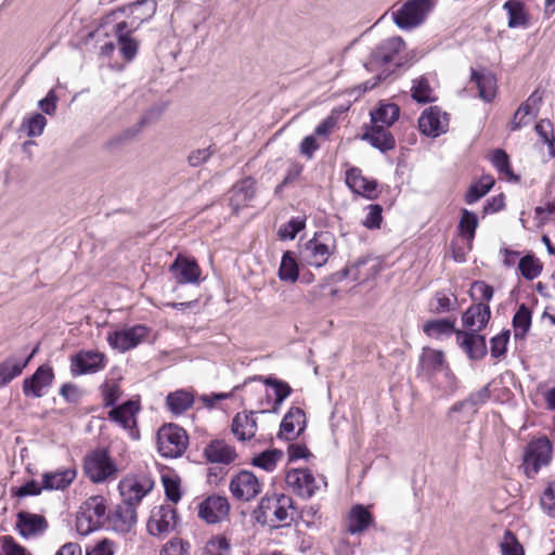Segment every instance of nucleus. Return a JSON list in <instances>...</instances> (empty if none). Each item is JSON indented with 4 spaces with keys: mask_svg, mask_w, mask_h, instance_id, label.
Wrapping results in <instances>:
<instances>
[{
    "mask_svg": "<svg viewBox=\"0 0 555 555\" xmlns=\"http://www.w3.org/2000/svg\"><path fill=\"white\" fill-rule=\"evenodd\" d=\"M294 501L285 494L263 496L259 502L257 509L254 511V517L257 522L270 527L288 526L294 519Z\"/></svg>",
    "mask_w": 555,
    "mask_h": 555,
    "instance_id": "1",
    "label": "nucleus"
},
{
    "mask_svg": "<svg viewBox=\"0 0 555 555\" xmlns=\"http://www.w3.org/2000/svg\"><path fill=\"white\" fill-rule=\"evenodd\" d=\"M118 472V465L107 448H95L83 457V473L95 485L114 480Z\"/></svg>",
    "mask_w": 555,
    "mask_h": 555,
    "instance_id": "2",
    "label": "nucleus"
},
{
    "mask_svg": "<svg viewBox=\"0 0 555 555\" xmlns=\"http://www.w3.org/2000/svg\"><path fill=\"white\" fill-rule=\"evenodd\" d=\"M334 249V236L330 232H319L301 247L300 258L310 267L321 268Z\"/></svg>",
    "mask_w": 555,
    "mask_h": 555,
    "instance_id": "3",
    "label": "nucleus"
},
{
    "mask_svg": "<svg viewBox=\"0 0 555 555\" xmlns=\"http://www.w3.org/2000/svg\"><path fill=\"white\" fill-rule=\"evenodd\" d=\"M188 444L186 431L176 424L164 425L157 433V449L164 457H180L185 452Z\"/></svg>",
    "mask_w": 555,
    "mask_h": 555,
    "instance_id": "4",
    "label": "nucleus"
},
{
    "mask_svg": "<svg viewBox=\"0 0 555 555\" xmlns=\"http://www.w3.org/2000/svg\"><path fill=\"white\" fill-rule=\"evenodd\" d=\"M286 485L292 491L302 499L312 498L321 487H326V478H318L308 468H291L286 473Z\"/></svg>",
    "mask_w": 555,
    "mask_h": 555,
    "instance_id": "5",
    "label": "nucleus"
},
{
    "mask_svg": "<svg viewBox=\"0 0 555 555\" xmlns=\"http://www.w3.org/2000/svg\"><path fill=\"white\" fill-rule=\"evenodd\" d=\"M154 480L146 473L129 474L120 479L118 491L127 504L139 506L142 500L153 490Z\"/></svg>",
    "mask_w": 555,
    "mask_h": 555,
    "instance_id": "6",
    "label": "nucleus"
},
{
    "mask_svg": "<svg viewBox=\"0 0 555 555\" xmlns=\"http://www.w3.org/2000/svg\"><path fill=\"white\" fill-rule=\"evenodd\" d=\"M433 7V0H408L392 13L393 22L401 29H413L425 21Z\"/></svg>",
    "mask_w": 555,
    "mask_h": 555,
    "instance_id": "7",
    "label": "nucleus"
},
{
    "mask_svg": "<svg viewBox=\"0 0 555 555\" xmlns=\"http://www.w3.org/2000/svg\"><path fill=\"white\" fill-rule=\"evenodd\" d=\"M487 398L488 388L486 387L467 399L454 403L448 411V423L454 427L469 424L477 413L478 404L485 402Z\"/></svg>",
    "mask_w": 555,
    "mask_h": 555,
    "instance_id": "8",
    "label": "nucleus"
},
{
    "mask_svg": "<svg viewBox=\"0 0 555 555\" xmlns=\"http://www.w3.org/2000/svg\"><path fill=\"white\" fill-rule=\"evenodd\" d=\"M553 448L546 437L533 439L527 446L524 463L528 476L535 475L541 467L546 466L552 459Z\"/></svg>",
    "mask_w": 555,
    "mask_h": 555,
    "instance_id": "9",
    "label": "nucleus"
},
{
    "mask_svg": "<svg viewBox=\"0 0 555 555\" xmlns=\"http://www.w3.org/2000/svg\"><path fill=\"white\" fill-rule=\"evenodd\" d=\"M149 334V328L138 324L130 327L115 330L107 334L108 345L124 353L135 348Z\"/></svg>",
    "mask_w": 555,
    "mask_h": 555,
    "instance_id": "10",
    "label": "nucleus"
},
{
    "mask_svg": "<svg viewBox=\"0 0 555 555\" xmlns=\"http://www.w3.org/2000/svg\"><path fill=\"white\" fill-rule=\"evenodd\" d=\"M261 490L262 483L259 478L249 470H241L230 481L232 495L241 501L247 502L255 499Z\"/></svg>",
    "mask_w": 555,
    "mask_h": 555,
    "instance_id": "11",
    "label": "nucleus"
},
{
    "mask_svg": "<svg viewBox=\"0 0 555 555\" xmlns=\"http://www.w3.org/2000/svg\"><path fill=\"white\" fill-rule=\"evenodd\" d=\"M106 365L105 354L94 350H82L72 357L70 372L74 376L93 374Z\"/></svg>",
    "mask_w": 555,
    "mask_h": 555,
    "instance_id": "12",
    "label": "nucleus"
},
{
    "mask_svg": "<svg viewBox=\"0 0 555 555\" xmlns=\"http://www.w3.org/2000/svg\"><path fill=\"white\" fill-rule=\"evenodd\" d=\"M447 114L437 106L425 109L418 118L420 131L430 138H437L448 131Z\"/></svg>",
    "mask_w": 555,
    "mask_h": 555,
    "instance_id": "13",
    "label": "nucleus"
},
{
    "mask_svg": "<svg viewBox=\"0 0 555 555\" xmlns=\"http://www.w3.org/2000/svg\"><path fill=\"white\" fill-rule=\"evenodd\" d=\"M54 379L53 369L48 364L40 365L35 373L24 379L23 392L26 397L41 398Z\"/></svg>",
    "mask_w": 555,
    "mask_h": 555,
    "instance_id": "14",
    "label": "nucleus"
},
{
    "mask_svg": "<svg viewBox=\"0 0 555 555\" xmlns=\"http://www.w3.org/2000/svg\"><path fill=\"white\" fill-rule=\"evenodd\" d=\"M177 525V511L171 505H160L152 511L147 531L152 535H162L172 531Z\"/></svg>",
    "mask_w": 555,
    "mask_h": 555,
    "instance_id": "15",
    "label": "nucleus"
},
{
    "mask_svg": "<svg viewBox=\"0 0 555 555\" xmlns=\"http://www.w3.org/2000/svg\"><path fill=\"white\" fill-rule=\"evenodd\" d=\"M169 272L178 284H198L202 270L193 258L178 255L169 267Z\"/></svg>",
    "mask_w": 555,
    "mask_h": 555,
    "instance_id": "16",
    "label": "nucleus"
},
{
    "mask_svg": "<svg viewBox=\"0 0 555 555\" xmlns=\"http://www.w3.org/2000/svg\"><path fill=\"white\" fill-rule=\"evenodd\" d=\"M140 412V403L135 400H128L120 405L114 406L108 412V418L121 426L124 429L130 430L133 438H138L137 414Z\"/></svg>",
    "mask_w": 555,
    "mask_h": 555,
    "instance_id": "17",
    "label": "nucleus"
},
{
    "mask_svg": "<svg viewBox=\"0 0 555 555\" xmlns=\"http://www.w3.org/2000/svg\"><path fill=\"white\" fill-rule=\"evenodd\" d=\"M230 505L224 496L212 495L204 500L198 506V516L208 524H217L229 515Z\"/></svg>",
    "mask_w": 555,
    "mask_h": 555,
    "instance_id": "18",
    "label": "nucleus"
},
{
    "mask_svg": "<svg viewBox=\"0 0 555 555\" xmlns=\"http://www.w3.org/2000/svg\"><path fill=\"white\" fill-rule=\"evenodd\" d=\"M346 184L352 193L367 199H375L378 196L377 181L365 178L359 168L352 167L346 171Z\"/></svg>",
    "mask_w": 555,
    "mask_h": 555,
    "instance_id": "19",
    "label": "nucleus"
},
{
    "mask_svg": "<svg viewBox=\"0 0 555 555\" xmlns=\"http://www.w3.org/2000/svg\"><path fill=\"white\" fill-rule=\"evenodd\" d=\"M48 528L47 519L39 514L18 512L16 516V529L25 538H34L42 534Z\"/></svg>",
    "mask_w": 555,
    "mask_h": 555,
    "instance_id": "20",
    "label": "nucleus"
},
{
    "mask_svg": "<svg viewBox=\"0 0 555 555\" xmlns=\"http://www.w3.org/2000/svg\"><path fill=\"white\" fill-rule=\"evenodd\" d=\"M305 426L306 416L304 410L293 406L287 411L281 422L280 436L287 440H293L301 434Z\"/></svg>",
    "mask_w": 555,
    "mask_h": 555,
    "instance_id": "21",
    "label": "nucleus"
},
{
    "mask_svg": "<svg viewBox=\"0 0 555 555\" xmlns=\"http://www.w3.org/2000/svg\"><path fill=\"white\" fill-rule=\"evenodd\" d=\"M457 340L472 360H480L487 354L486 338L477 332H457Z\"/></svg>",
    "mask_w": 555,
    "mask_h": 555,
    "instance_id": "22",
    "label": "nucleus"
},
{
    "mask_svg": "<svg viewBox=\"0 0 555 555\" xmlns=\"http://www.w3.org/2000/svg\"><path fill=\"white\" fill-rule=\"evenodd\" d=\"M404 48V41L400 37H391L382 41L372 52V64H389L395 61L397 54Z\"/></svg>",
    "mask_w": 555,
    "mask_h": 555,
    "instance_id": "23",
    "label": "nucleus"
},
{
    "mask_svg": "<svg viewBox=\"0 0 555 555\" xmlns=\"http://www.w3.org/2000/svg\"><path fill=\"white\" fill-rule=\"evenodd\" d=\"M491 315L490 307L487 304L478 302L472 305L462 317V321L465 327L472 330V332L481 331L489 322Z\"/></svg>",
    "mask_w": 555,
    "mask_h": 555,
    "instance_id": "24",
    "label": "nucleus"
},
{
    "mask_svg": "<svg viewBox=\"0 0 555 555\" xmlns=\"http://www.w3.org/2000/svg\"><path fill=\"white\" fill-rule=\"evenodd\" d=\"M137 508L133 504H127L125 501L116 506L113 516L112 524L116 531L126 533L137 524Z\"/></svg>",
    "mask_w": 555,
    "mask_h": 555,
    "instance_id": "25",
    "label": "nucleus"
},
{
    "mask_svg": "<svg viewBox=\"0 0 555 555\" xmlns=\"http://www.w3.org/2000/svg\"><path fill=\"white\" fill-rule=\"evenodd\" d=\"M363 140L383 153L396 147V140L391 132L385 127L375 124H372V127L365 131Z\"/></svg>",
    "mask_w": 555,
    "mask_h": 555,
    "instance_id": "26",
    "label": "nucleus"
},
{
    "mask_svg": "<svg viewBox=\"0 0 555 555\" xmlns=\"http://www.w3.org/2000/svg\"><path fill=\"white\" fill-rule=\"evenodd\" d=\"M34 350L27 358L18 359L16 357H9L0 363V388L7 386L14 378L20 376L24 369L28 365L34 357Z\"/></svg>",
    "mask_w": 555,
    "mask_h": 555,
    "instance_id": "27",
    "label": "nucleus"
},
{
    "mask_svg": "<svg viewBox=\"0 0 555 555\" xmlns=\"http://www.w3.org/2000/svg\"><path fill=\"white\" fill-rule=\"evenodd\" d=\"M231 429L233 435L241 441L251 439L257 431L255 413H237L232 421Z\"/></svg>",
    "mask_w": 555,
    "mask_h": 555,
    "instance_id": "28",
    "label": "nucleus"
},
{
    "mask_svg": "<svg viewBox=\"0 0 555 555\" xmlns=\"http://www.w3.org/2000/svg\"><path fill=\"white\" fill-rule=\"evenodd\" d=\"M470 79L476 83L479 98L490 103L496 94V78L489 72L472 69Z\"/></svg>",
    "mask_w": 555,
    "mask_h": 555,
    "instance_id": "29",
    "label": "nucleus"
},
{
    "mask_svg": "<svg viewBox=\"0 0 555 555\" xmlns=\"http://www.w3.org/2000/svg\"><path fill=\"white\" fill-rule=\"evenodd\" d=\"M77 472L75 468H63L42 475L44 490H64L75 480Z\"/></svg>",
    "mask_w": 555,
    "mask_h": 555,
    "instance_id": "30",
    "label": "nucleus"
},
{
    "mask_svg": "<svg viewBox=\"0 0 555 555\" xmlns=\"http://www.w3.org/2000/svg\"><path fill=\"white\" fill-rule=\"evenodd\" d=\"M205 457L210 463L230 464L236 457L233 447L222 440L211 441L204 450Z\"/></svg>",
    "mask_w": 555,
    "mask_h": 555,
    "instance_id": "31",
    "label": "nucleus"
},
{
    "mask_svg": "<svg viewBox=\"0 0 555 555\" xmlns=\"http://www.w3.org/2000/svg\"><path fill=\"white\" fill-rule=\"evenodd\" d=\"M255 185L256 182L253 178H245L233 185L230 202L235 211L246 206L247 203L254 198L256 192Z\"/></svg>",
    "mask_w": 555,
    "mask_h": 555,
    "instance_id": "32",
    "label": "nucleus"
},
{
    "mask_svg": "<svg viewBox=\"0 0 555 555\" xmlns=\"http://www.w3.org/2000/svg\"><path fill=\"white\" fill-rule=\"evenodd\" d=\"M115 35L119 46V52L126 61H132L138 52L139 43L130 36V30L126 22H120L115 26Z\"/></svg>",
    "mask_w": 555,
    "mask_h": 555,
    "instance_id": "33",
    "label": "nucleus"
},
{
    "mask_svg": "<svg viewBox=\"0 0 555 555\" xmlns=\"http://www.w3.org/2000/svg\"><path fill=\"white\" fill-rule=\"evenodd\" d=\"M420 365L423 372L428 375V378L449 367L446 364L443 352L431 348H424L420 358Z\"/></svg>",
    "mask_w": 555,
    "mask_h": 555,
    "instance_id": "34",
    "label": "nucleus"
},
{
    "mask_svg": "<svg viewBox=\"0 0 555 555\" xmlns=\"http://www.w3.org/2000/svg\"><path fill=\"white\" fill-rule=\"evenodd\" d=\"M373 522V516L364 505H354L349 513L348 531L358 534L366 530Z\"/></svg>",
    "mask_w": 555,
    "mask_h": 555,
    "instance_id": "35",
    "label": "nucleus"
},
{
    "mask_svg": "<svg viewBox=\"0 0 555 555\" xmlns=\"http://www.w3.org/2000/svg\"><path fill=\"white\" fill-rule=\"evenodd\" d=\"M194 403V395L185 389H179L169 392L166 397V405L168 410L175 414L180 415L189 410Z\"/></svg>",
    "mask_w": 555,
    "mask_h": 555,
    "instance_id": "36",
    "label": "nucleus"
},
{
    "mask_svg": "<svg viewBox=\"0 0 555 555\" xmlns=\"http://www.w3.org/2000/svg\"><path fill=\"white\" fill-rule=\"evenodd\" d=\"M253 380L263 382L267 386L271 387L274 393L273 412H278L284 400L292 393L291 386L281 379L273 376L262 377L255 376Z\"/></svg>",
    "mask_w": 555,
    "mask_h": 555,
    "instance_id": "37",
    "label": "nucleus"
},
{
    "mask_svg": "<svg viewBox=\"0 0 555 555\" xmlns=\"http://www.w3.org/2000/svg\"><path fill=\"white\" fill-rule=\"evenodd\" d=\"M429 380L433 387L439 391L440 396H452L457 389L456 377L449 367L436 375H433Z\"/></svg>",
    "mask_w": 555,
    "mask_h": 555,
    "instance_id": "38",
    "label": "nucleus"
},
{
    "mask_svg": "<svg viewBox=\"0 0 555 555\" xmlns=\"http://www.w3.org/2000/svg\"><path fill=\"white\" fill-rule=\"evenodd\" d=\"M478 223V217L474 211L465 208L461 210V218L457 229L460 235L467 242L469 249L472 248Z\"/></svg>",
    "mask_w": 555,
    "mask_h": 555,
    "instance_id": "39",
    "label": "nucleus"
},
{
    "mask_svg": "<svg viewBox=\"0 0 555 555\" xmlns=\"http://www.w3.org/2000/svg\"><path fill=\"white\" fill-rule=\"evenodd\" d=\"M400 115V108L395 103H382L375 111L371 112L372 124L379 126H391Z\"/></svg>",
    "mask_w": 555,
    "mask_h": 555,
    "instance_id": "40",
    "label": "nucleus"
},
{
    "mask_svg": "<svg viewBox=\"0 0 555 555\" xmlns=\"http://www.w3.org/2000/svg\"><path fill=\"white\" fill-rule=\"evenodd\" d=\"M503 9L508 15V27H525L528 23V15L525 12V4L520 0H507Z\"/></svg>",
    "mask_w": 555,
    "mask_h": 555,
    "instance_id": "41",
    "label": "nucleus"
},
{
    "mask_svg": "<svg viewBox=\"0 0 555 555\" xmlns=\"http://www.w3.org/2000/svg\"><path fill=\"white\" fill-rule=\"evenodd\" d=\"M493 177L489 175L482 176L478 181L474 182L465 194V202L473 205L483 197L494 185Z\"/></svg>",
    "mask_w": 555,
    "mask_h": 555,
    "instance_id": "42",
    "label": "nucleus"
},
{
    "mask_svg": "<svg viewBox=\"0 0 555 555\" xmlns=\"http://www.w3.org/2000/svg\"><path fill=\"white\" fill-rule=\"evenodd\" d=\"M531 310L521 304L513 317L514 336L516 339H522L531 326Z\"/></svg>",
    "mask_w": 555,
    "mask_h": 555,
    "instance_id": "43",
    "label": "nucleus"
},
{
    "mask_svg": "<svg viewBox=\"0 0 555 555\" xmlns=\"http://www.w3.org/2000/svg\"><path fill=\"white\" fill-rule=\"evenodd\" d=\"M298 275L299 270L295 255L292 251H285L282 256L279 268L280 280L294 283L298 280Z\"/></svg>",
    "mask_w": 555,
    "mask_h": 555,
    "instance_id": "44",
    "label": "nucleus"
},
{
    "mask_svg": "<svg viewBox=\"0 0 555 555\" xmlns=\"http://www.w3.org/2000/svg\"><path fill=\"white\" fill-rule=\"evenodd\" d=\"M80 509L88 515V517L94 518V520L103 524L106 515L105 499L102 495H93L83 502Z\"/></svg>",
    "mask_w": 555,
    "mask_h": 555,
    "instance_id": "45",
    "label": "nucleus"
},
{
    "mask_svg": "<svg viewBox=\"0 0 555 555\" xmlns=\"http://www.w3.org/2000/svg\"><path fill=\"white\" fill-rule=\"evenodd\" d=\"M411 91L413 100L418 103H430L436 101L435 92L430 87L428 78L425 76L413 80Z\"/></svg>",
    "mask_w": 555,
    "mask_h": 555,
    "instance_id": "46",
    "label": "nucleus"
},
{
    "mask_svg": "<svg viewBox=\"0 0 555 555\" xmlns=\"http://www.w3.org/2000/svg\"><path fill=\"white\" fill-rule=\"evenodd\" d=\"M428 337L439 338L443 335H451L454 332V321L448 319L430 320L423 326Z\"/></svg>",
    "mask_w": 555,
    "mask_h": 555,
    "instance_id": "47",
    "label": "nucleus"
},
{
    "mask_svg": "<svg viewBox=\"0 0 555 555\" xmlns=\"http://www.w3.org/2000/svg\"><path fill=\"white\" fill-rule=\"evenodd\" d=\"M156 2L154 0H139L129 5V12L133 20L143 23L150 20L156 12Z\"/></svg>",
    "mask_w": 555,
    "mask_h": 555,
    "instance_id": "48",
    "label": "nucleus"
},
{
    "mask_svg": "<svg viewBox=\"0 0 555 555\" xmlns=\"http://www.w3.org/2000/svg\"><path fill=\"white\" fill-rule=\"evenodd\" d=\"M543 101V92L540 89L534 90L530 96L518 107V115L529 118L530 121L538 117L541 103Z\"/></svg>",
    "mask_w": 555,
    "mask_h": 555,
    "instance_id": "49",
    "label": "nucleus"
},
{
    "mask_svg": "<svg viewBox=\"0 0 555 555\" xmlns=\"http://www.w3.org/2000/svg\"><path fill=\"white\" fill-rule=\"evenodd\" d=\"M491 164L496 168V170L505 176L508 180L517 181L518 177H516L511 168L509 158L505 151L501 149L494 150L490 155Z\"/></svg>",
    "mask_w": 555,
    "mask_h": 555,
    "instance_id": "50",
    "label": "nucleus"
},
{
    "mask_svg": "<svg viewBox=\"0 0 555 555\" xmlns=\"http://www.w3.org/2000/svg\"><path fill=\"white\" fill-rule=\"evenodd\" d=\"M535 132L541 138L542 142L547 145L550 157H555V137L553 124L547 119H541L535 124Z\"/></svg>",
    "mask_w": 555,
    "mask_h": 555,
    "instance_id": "51",
    "label": "nucleus"
},
{
    "mask_svg": "<svg viewBox=\"0 0 555 555\" xmlns=\"http://www.w3.org/2000/svg\"><path fill=\"white\" fill-rule=\"evenodd\" d=\"M518 269L525 279L532 281L540 275L542 264L533 255H526L519 260Z\"/></svg>",
    "mask_w": 555,
    "mask_h": 555,
    "instance_id": "52",
    "label": "nucleus"
},
{
    "mask_svg": "<svg viewBox=\"0 0 555 555\" xmlns=\"http://www.w3.org/2000/svg\"><path fill=\"white\" fill-rule=\"evenodd\" d=\"M281 456L282 452L276 449L267 450L256 455L253 459L251 464L270 473L275 469L276 463Z\"/></svg>",
    "mask_w": 555,
    "mask_h": 555,
    "instance_id": "53",
    "label": "nucleus"
},
{
    "mask_svg": "<svg viewBox=\"0 0 555 555\" xmlns=\"http://www.w3.org/2000/svg\"><path fill=\"white\" fill-rule=\"evenodd\" d=\"M46 126L47 118L40 113H35L23 120L22 130L25 131L28 137L34 138L39 137Z\"/></svg>",
    "mask_w": 555,
    "mask_h": 555,
    "instance_id": "54",
    "label": "nucleus"
},
{
    "mask_svg": "<svg viewBox=\"0 0 555 555\" xmlns=\"http://www.w3.org/2000/svg\"><path fill=\"white\" fill-rule=\"evenodd\" d=\"M511 333L508 330L502 331L490 340V352L495 359H501L507 351V344L509 340Z\"/></svg>",
    "mask_w": 555,
    "mask_h": 555,
    "instance_id": "55",
    "label": "nucleus"
},
{
    "mask_svg": "<svg viewBox=\"0 0 555 555\" xmlns=\"http://www.w3.org/2000/svg\"><path fill=\"white\" fill-rule=\"evenodd\" d=\"M230 542L222 535L214 537L205 546V555H230Z\"/></svg>",
    "mask_w": 555,
    "mask_h": 555,
    "instance_id": "56",
    "label": "nucleus"
},
{
    "mask_svg": "<svg viewBox=\"0 0 555 555\" xmlns=\"http://www.w3.org/2000/svg\"><path fill=\"white\" fill-rule=\"evenodd\" d=\"M101 393L104 406L113 409L121 395V390L116 382H105L101 386Z\"/></svg>",
    "mask_w": 555,
    "mask_h": 555,
    "instance_id": "57",
    "label": "nucleus"
},
{
    "mask_svg": "<svg viewBox=\"0 0 555 555\" xmlns=\"http://www.w3.org/2000/svg\"><path fill=\"white\" fill-rule=\"evenodd\" d=\"M305 225V219L300 217L292 218L287 223L283 224L279 229V236L282 240H294Z\"/></svg>",
    "mask_w": 555,
    "mask_h": 555,
    "instance_id": "58",
    "label": "nucleus"
},
{
    "mask_svg": "<svg viewBox=\"0 0 555 555\" xmlns=\"http://www.w3.org/2000/svg\"><path fill=\"white\" fill-rule=\"evenodd\" d=\"M101 526L102 524L94 520V518L85 515L81 509L78 512L76 518V529L80 535H88L89 533L98 530Z\"/></svg>",
    "mask_w": 555,
    "mask_h": 555,
    "instance_id": "59",
    "label": "nucleus"
},
{
    "mask_svg": "<svg viewBox=\"0 0 555 555\" xmlns=\"http://www.w3.org/2000/svg\"><path fill=\"white\" fill-rule=\"evenodd\" d=\"M493 294V287L483 281H475L470 286V297L473 300H485L489 302Z\"/></svg>",
    "mask_w": 555,
    "mask_h": 555,
    "instance_id": "60",
    "label": "nucleus"
},
{
    "mask_svg": "<svg viewBox=\"0 0 555 555\" xmlns=\"http://www.w3.org/2000/svg\"><path fill=\"white\" fill-rule=\"evenodd\" d=\"M190 544L179 538H173L167 542L160 555H189Z\"/></svg>",
    "mask_w": 555,
    "mask_h": 555,
    "instance_id": "61",
    "label": "nucleus"
},
{
    "mask_svg": "<svg viewBox=\"0 0 555 555\" xmlns=\"http://www.w3.org/2000/svg\"><path fill=\"white\" fill-rule=\"evenodd\" d=\"M541 506L551 517H555V481L550 483L541 496Z\"/></svg>",
    "mask_w": 555,
    "mask_h": 555,
    "instance_id": "62",
    "label": "nucleus"
},
{
    "mask_svg": "<svg viewBox=\"0 0 555 555\" xmlns=\"http://www.w3.org/2000/svg\"><path fill=\"white\" fill-rule=\"evenodd\" d=\"M1 543V555H28L25 547L20 545L11 535L2 537Z\"/></svg>",
    "mask_w": 555,
    "mask_h": 555,
    "instance_id": "63",
    "label": "nucleus"
},
{
    "mask_svg": "<svg viewBox=\"0 0 555 555\" xmlns=\"http://www.w3.org/2000/svg\"><path fill=\"white\" fill-rule=\"evenodd\" d=\"M502 555H524L521 544L517 542L511 532H506L504 541L501 543Z\"/></svg>",
    "mask_w": 555,
    "mask_h": 555,
    "instance_id": "64",
    "label": "nucleus"
}]
</instances>
